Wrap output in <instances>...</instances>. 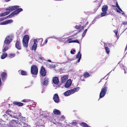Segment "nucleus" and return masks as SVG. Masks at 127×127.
Wrapping results in <instances>:
<instances>
[{
	"label": "nucleus",
	"mask_w": 127,
	"mask_h": 127,
	"mask_svg": "<svg viewBox=\"0 0 127 127\" xmlns=\"http://www.w3.org/2000/svg\"><path fill=\"white\" fill-rule=\"evenodd\" d=\"M12 40L11 37L10 36H7L4 42V45L6 46L2 50V52H3L9 49V44Z\"/></svg>",
	"instance_id": "f257e3e1"
},
{
	"label": "nucleus",
	"mask_w": 127,
	"mask_h": 127,
	"mask_svg": "<svg viewBox=\"0 0 127 127\" xmlns=\"http://www.w3.org/2000/svg\"><path fill=\"white\" fill-rule=\"evenodd\" d=\"M20 7L18 5H15L13 6H11L5 9V10H9V11L5 12L3 13L4 16L7 15L9 14L10 13L14 10Z\"/></svg>",
	"instance_id": "f03ea898"
},
{
	"label": "nucleus",
	"mask_w": 127,
	"mask_h": 127,
	"mask_svg": "<svg viewBox=\"0 0 127 127\" xmlns=\"http://www.w3.org/2000/svg\"><path fill=\"white\" fill-rule=\"evenodd\" d=\"M29 39V36L28 35L26 34L24 36L22 40V43L24 47L26 48L27 47Z\"/></svg>",
	"instance_id": "7ed1b4c3"
},
{
	"label": "nucleus",
	"mask_w": 127,
	"mask_h": 127,
	"mask_svg": "<svg viewBox=\"0 0 127 127\" xmlns=\"http://www.w3.org/2000/svg\"><path fill=\"white\" fill-rule=\"evenodd\" d=\"M106 82L104 86V87L102 88L101 90L100 93L99 98H101L103 97L106 94L108 88L106 86Z\"/></svg>",
	"instance_id": "20e7f679"
},
{
	"label": "nucleus",
	"mask_w": 127,
	"mask_h": 127,
	"mask_svg": "<svg viewBox=\"0 0 127 127\" xmlns=\"http://www.w3.org/2000/svg\"><path fill=\"white\" fill-rule=\"evenodd\" d=\"M108 8V6L106 5H104L102 6L101 8L102 12H101L100 14V16L101 17L105 16L107 15V12Z\"/></svg>",
	"instance_id": "39448f33"
},
{
	"label": "nucleus",
	"mask_w": 127,
	"mask_h": 127,
	"mask_svg": "<svg viewBox=\"0 0 127 127\" xmlns=\"http://www.w3.org/2000/svg\"><path fill=\"white\" fill-rule=\"evenodd\" d=\"M38 69L36 66L35 65H32L31 68V72L33 75H37L38 73Z\"/></svg>",
	"instance_id": "423d86ee"
},
{
	"label": "nucleus",
	"mask_w": 127,
	"mask_h": 127,
	"mask_svg": "<svg viewBox=\"0 0 127 127\" xmlns=\"http://www.w3.org/2000/svg\"><path fill=\"white\" fill-rule=\"evenodd\" d=\"M47 72L45 68L43 66L41 67L40 70V74L42 77H44L46 74Z\"/></svg>",
	"instance_id": "0eeeda50"
},
{
	"label": "nucleus",
	"mask_w": 127,
	"mask_h": 127,
	"mask_svg": "<svg viewBox=\"0 0 127 127\" xmlns=\"http://www.w3.org/2000/svg\"><path fill=\"white\" fill-rule=\"evenodd\" d=\"M16 47L18 50H21V44L20 41L18 40L16 41L15 44Z\"/></svg>",
	"instance_id": "6e6552de"
},
{
	"label": "nucleus",
	"mask_w": 127,
	"mask_h": 127,
	"mask_svg": "<svg viewBox=\"0 0 127 127\" xmlns=\"http://www.w3.org/2000/svg\"><path fill=\"white\" fill-rule=\"evenodd\" d=\"M33 42V44L32 47V50H34L35 51L36 49L37 45V44L36 43L37 42V40L35 39H34Z\"/></svg>",
	"instance_id": "1a4fd4ad"
},
{
	"label": "nucleus",
	"mask_w": 127,
	"mask_h": 127,
	"mask_svg": "<svg viewBox=\"0 0 127 127\" xmlns=\"http://www.w3.org/2000/svg\"><path fill=\"white\" fill-rule=\"evenodd\" d=\"M53 99L56 103H58L59 101V98L58 95L56 94H55L53 96Z\"/></svg>",
	"instance_id": "9d476101"
},
{
	"label": "nucleus",
	"mask_w": 127,
	"mask_h": 127,
	"mask_svg": "<svg viewBox=\"0 0 127 127\" xmlns=\"http://www.w3.org/2000/svg\"><path fill=\"white\" fill-rule=\"evenodd\" d=\"M67 75H64L61 78V82L62 83H64L67 79L68 77Z\"/></svg>",
	"instance_id": "9b49d317"
},
{
	"label": "nucleus",
	"mask_w": 127,
	"mask_h": 127,
	"mask_svg": "<svg viewBox=\"0 0 127 127\" xmlns=\"http://www.w3.org/2000/svg\"><path fill=\"white\" fill-rule=\"evenodd\" d=\"M72 83V81L70 80H68L66 82L64 87L66 88H68L70 86Z\"/></svg>",
	"instance_id": "f8f14e48"
},
{
	"label": "nucleus",
	"mask_w": 127,
	"mask_h": 127,
	"mask_svg": "<svg viewBox=\"0 0 127 127\" xmlns=\"http://www.w3.org/2000/svg\"><path fill=\"white\" fill-rule=\"evenodd\" d=\"M53 82L54 84L56 85H58L59 82V80L58 77H55L53 78Z\"/></svg>",
	"instance_id": "ddd939ff"
},
{
	"label": "nucleus",
	"mask_w": 127,
	"mask_h": 127,
	"mask_svg": "<svg viewBox=\"0 0 127 127\" xmlns=\"http://www.w3.org/2000/svg\"><path fill=\"white\" fill-rule=\"evenodd\" d=\"M1 77L2 80H5L7 77V74L6 73L3 72L1 73Z\"/></svg>",
	"instance_id": "4468645a"
},
{
	"label": "nucleus",
	"mask_w": 127,
	"mask_h": 127,
	"mask_svg": "<svg viewBox=\"0 0 127 127\" xmlns=\"http://www.w3.org/2000/svg\"><path fill=\"white\" fill-rule=\"evenodd\" d=\"M13 104L15 105H17L19 106H21L24 105L23 103H22L15 101L13 102Z\"/></svg>",
	"instance_id": "2eb2a0df"
},
{
	"label": "nucleus",
	"mask_w": 127,
	"mask_h": 127,
	"mask_svg": "<svg viewBox=\"0 0 127 127\" xmlns=\"http://www.w3.org/2000/svg\"><path fill=\"white\" fill-rule=\"evenodd\" d=\"M72 94L71 90L66 91L64 93V95L66 96H68Z\"/></svg>",
	"instance_id": "dca6fc26"
},
{
	"label": "nucleus",
	"mask_w": 127,
	"mask_h": 127,
	"mask_svg": "<svg viewBox=\"0 0 127 127\" xmlns=\"http://www.w3.org/2000/svg\"><path fill=\"white\" fill-rule=\"evenodd\" d=\"M18 72L20 74L22 75H27V72L25 71L22 70H20L18 71Z\"/></svg>",
	"instance_id": "f3484780"
},
{
	"label": "nucleus",
	"mask_w": 127,
	"mask_h": 127,
	"mask_svg": "<svg viewBox=\"0 0 127 127\" xmlns=\"http://www.w3.org/2000/svg\"><path fill=\"white\" fill-rule=\"evenodd\" d=\"M19 8V7L15 9V10L14 11L16 15L18 14L19 12L23 11V9L22 8Z\"/></svg>",
	"instance_id": "a211bd4d"
},
{
	"label": "nucleus",
	"mask_w": 127,
	"mask_h": 127,
	"mask_svg": "<svg viewBox=\"0 0 127 127\" xmlns=\"http://www.w3.org/2000/svg\"><path fill=\"white\" fill-rule=\"evenodd\" d=\"M53 112L55 115H61V113L60 112L59 110L56 109H54Z\"/></svg>",
	"instance_id": "6ab92c4d"
},
{
	"label": "nucleus",
	"mask_w": 127,
	"mask_h": 127,
	"mask_svg": "<svg viewBox=\"0 0 127 127\" xmlns=\"http://www.w3.org/2000/svg\"><path fill=\"white\" fill-rule=\"evenodd\" d=\"M80 88L79 87H77L76 88H74L73 89H71V92L72 94L76 92H77L79 90Z\"/></svg>",
	"instance_id": "aec40b11"
},
{
	"label": "nucleus",
	"mask_w": 127,
	"mask_h": 127,
	"mask_svg": "<svg viewBox=\"0 0 127 127\" xmlns=\"http://www.w3.org/2000/svg\"><path fill=\"white\" fill-rule=\"evenodd\" d=\"M48 79L46 77H45L44 80L43 84L45 85H47L48 82Z\"/></svg>",
	"instance_id": "412c9836"
},
{
	"label": "nucleus",
	"mask_w": 127,
	"mask_h": 127,
	"mask_svg": "<svg viewBox=\"0 0 127 127\" xmlns=\"http://www.w3.org/2000/svg\"><path fill=\"white\" fill-rule=\"evenodd\" d=\"M6 113L8 115H9L10 116L12 117L11 115L13 113V112L12 111L9 110V109L7 110L6 112Z\"/></svg>",
	"instance_id": "4be33fe9"
},
{
	"label": "nucleus",
	"mask_w": 127,
	"mask_h": 127,
	"mask_svg": "<svg viewBox=\"0 0 127 127\" xmlns=\"http://www.w3.org/2000/svg\"><path fill=\"white\" fill-rule=\"evenodd\" d=\"M95 6L96 7V9L97 10L98 8L100 6L101 3L99 1L96 2L95 3Z\"/></svg>",
	"instance_id": "5701e85b"
},
{
	"label": "nucleus",
	"mask_w": 127,
	"mask_h": 127,
	"mask_svg": "<svg viewBox=\"0 0 127 127\" xmlns=\"http://www.w3.org/2000/svg\"><path fill=\"white\" fill-rule=\"evenodd\" d=\"M84 78H86L89 77L90 75L87 72H84L83 75Z\"/></svg>",
	"instance_id": "b1692460"
},
{
	"label": "nucleus",
	"mask_w": 127,
	"mask_h": 127,
	"mask_svg": "<svg viewBox=\"0 0 127 127\" xmlns=\"http://www.w3.org/2000/svg\"><path fill=\"white\" fill-rule=\"evenodd\" d=\"M71 38H70L68 39V43H73V42H75L77 43H79V42L78 41V40H73L72 41H70L71 40Z\"/></svg>",
	"instance_id": "393cba45"
},
{
	"label": "nucleus",
	"mask_w": 127,
	"mask_h": 127,
	"mask_svg": "<svg viewBox=\"0 0 127 127\" xmlns=\"http://www.w3.org/2000/svg\"><path fill=\"white\" fill-rule=\"evenodd\" d=\"M16 15V14H15V13L14 12V11H13L8 16L5 17L6 18V19L8 18H10L12 17H13L14 15Z\"/></svg>",
	"instance_id": "a878e982"
},
{
	"label": "nucleus",
	"mask_w": 127,
	"mask_h": 127,
	"mask_svg": "<svg viewBox=\"0 0 127 127\" xmlns=\"http://www.w3.org/2000/svg\"><path fill=\"white\" fill-rule=\"evenodd\" d=\"M80 125L83 127H91L88 126L84 122L81 123Z\"/></svg>",
	"instance_id": "bb28decb"
},
{
	"label": "nucleus",
	"mask_w": 127,
	"mask_h": 127,
	"mask_svg": "<svg viewBox=\"0 0 127 127\" xmlns=\"http://www.w3.org/2000/svg\"><path fill=\"white\" fill-rule=\"evenodd\" d=\"M104 47L106 51V53L107 54H109L110 52V50L109 48L108 47L105 46V45H104Z\"/></svg>",
	"instance_id": "cd10ccee"
},
{
	"label": "nucleus",
	"mask_w": 127,
	"mask_h": 127,
	"mask_svg": "<svg viewBox=\"0 0 127 127\" xmlns=\"http://www.w3.org/2000/svg\"><path fill=\"white\" fill-rule=\"evenodd\" d=\"M81 27V25H76L75 26V27L76 29L78 30H79L78 32H79L81 31V30H80V28Z\"/></svg>",
	"instance_id": "c85d7f7f"
},
{
	"label": "nucleus",
	"mask_w": 127,
	"mask_h": 127,
	"mask_svg": "<svg viewBox=\"0 0 127 127\" xmlns=\"http://www.w3.org/2000/svg\"><path fill=\"white\" fill-rule=\"evenodd\" d=\"M7 55L6 53H3L1 56V58L2 59H3L5 58L7 56Z\"/></svg>",
	"instance_id": "c756f323"
},
{
	"label": "nucleus",
	"mask_w": 127,
	"mask_h": 127,
	"mask_svg": "<svg viewBox=\"0 0 127 127\" xmlns=\"http://www.w3.org/2000/svg\"><path fill=\"white\" fill-rule=\"evenodd\" d=\"M30 100L28 99H24L21 101V102H30Z\"/></svg>",
	"instance_id": "7c9ffc66"
},
{
	"label": "nucleus",
	"mask_w": 127,
	"mask_h": 127,
	"mask_svg": "<svg viewBox=\"0 0 127 127\" xmlns=\"http://www.w3.org/2000/svg\"><path fill=\"white\" fill-rule=\"evenodd\" d=\"M15 56V54H10L9 55V57L10 58L14 57Z\"/></svg>",
	"instance_id": "2f4dec72"
},
{
	"label": "nucleus",
	"mask_w": 127,
	"mask_h": 127,
	"mask_svg": "<svg viewBox=\"0 0 127 127\" xmlns=\"http://www.w3.org/2000/svg\"><path fill=\"white\" fill-rule=\"evenodd\" d=\"M114 32L115 33V34L116 36L118 38H119V35H118V30H114Z\"/></svg>",
	"instance_id": "473e14b6"
},
{
	"label": "nucleus",
	"mask_w": 127,
	"mask_h": 127,
	"mask_svg": "<svg viewBox=\"0 0 127 127\" xmlns=\"http://www.w3.org/2000/svg\"><path fill=\"white\" fill-rule=\"evenodd\" d=\"M87 31V29H86L84 30L82 34V36H85Z\"/></svg>",
	"instance_id": "72a5a7b5"
},
{
	"label": "nucleus",
	"mask_w": 127,
	"mask_h": 127,
	"mask_svg": "<svg viewBox=\"0 0 127 127\" xmlns=\"http://www.w3.org/2000/svg\"><path fill=\"white\" fill-rule=\"evenodd\" d=\"M6 21V24H7L11 23L12 22H13V21L11 19L8 20Z\"/></svg>",
	"instance_id": "f704fd0d"
},
{
	"label": "nucleus",
	"mask_w": 127,
	"mask_h": 127,
	"mask_svg": "<svg viewBox=\"0 0 127 127\" xmlns=\"http://www.w3.org/2000/svg\"><path fill=\"white\" fill-rule=\"evenodd\" d=\"M80 51H79L76 55V58H79L80 57Z\"/></svg>",
	"instance_id": "c9c22d12"
},
{
	"label": "nucleus",
	"mask_w": 127,
	"mask_h": 127,
	"mask_svg": "<svg viewBox=\"0 0 127 127\" xmlns=\"http://www.w3.org/2000/svg\"><path fill=\"white\" fill-rule=\"evenodd\" d=\"M7 24H6V21H3L2 23H0V25H5Z\"/></svg>",
	"instance_id": "e433bc0d"
},
{
	"label": "nucleus",
	"mask_w": 127,
	"mask_h": 127,
	"mask_svg": "<svg viewBox=\"0 0 127 127\" xmlns=\"http://www.w3.org/2000/svg\"><path fill=\"white\" fill-rule=\"evenodd\" d=\"M71 124L74 126H75L77 124V123L76 122H71Z\"/></svg>",
	"instance_id": "4c0bfd02"
},
{
	"label": "nucleus",
	"mask_w": 127,
	"mask_h": 127,
	"mask_svg": "<svg viewBox=\"0 0 127 127\" xmlns=\"http://www.w3.org/2000/svg\"><path fill=\"white\" fill-rule=\"evenodd\" d=\"M6 19V18L5 17L3 18H0V22Z\"/></svg>",
	"instance_id": "58836bf2"
},
{
	"label": "nucleus",
	"mask_w": 127,
	"mask_h": 127,
	"mask_svg": "<svg viewBox=\"0 0 127 127\" xmlns=\"http://www.w3.org/2000/svg\"><path fill=\"white\" fill-rule=\"evenodd\" d=\"M122 24L124 26L126 25H127V21H124L122 22Z\"/></svg>",
	"instance_id": "ea45409f"
},
{
	"label": "nucleus",
	"mask_w": 127,
	"mask_h": 127,
	"mask_svg": "<svg viewBox=\"0 0 127 127\" xmlns=\"http://www.w3.org/2000/svg\"><path fill=\"white\" fill-rule=\"evenodd\" d=\"M81 54L80 55V57L78 59V60L77 61L78 63H79V62L80 60V59H81Z\"/></svg>",
	"instance_id": "a19ab883"
},
{
	"label": "nucleus",
	"mask_w": 127,
	"mask_h": 127,
	"mask_svg": "<svg viewBox=\"0 0 127 127\" xmlns=\"http://www.w3.org/2000/svg\"><path fill=\"white\" fill-rule=\"evenodd\" d=\"M75 51V50H71L70 51V53L72 54H74V52Z\"/></svg>",
	"instance_id": "79ce46f5"
},
{
	"label": "nucleus",
	"mask_w": 127,
	"mask_h": 127,
	"mask_svg": "<svg viewBox=\"0 0 127 127\" xmlns=\"http://www.w3.org/2000/svg\"><path fill=\"white\" fill-rule=\"evenodd\" d=\"M38 41L39 40H40V42L41 43H42V42L43 41V38H40V39H38Z\"/></svg>",
	"instance_id": "37998d69"
},
{
	"label": "nucleus",
	"mask_w": 127,
	"mask_h": 127,
	"mask_svg": "<svg viewBox=\"0 0 127 127\" xmlns=\"http://www.w3.org/2000/svg\"><path fill=\"white\" fill-rule=\"evenodd\" d=\"M116 5L118 9H119V8H120L117 2H116Z\"/></svg>",
	"instance_id": "c03bdc74"
},
{
	"label": "nucleus",
	"mask_w": 127,
	"mask_h": 127,
	"mask_svg": "<svg viewBox=\"0 0 127 127\" xmlns=\"http://www.w3.org/2000/svg\"><path fill=\"white\" fill-rule=\"evenodd\" d=\"M4 15L3 13H0V17H1L2 16H4Z\"/></svg>",
	"instance_id": "a18cd8bd"
},
{
	"label": "nucleus",
	"mask_w": 127,
	"mask_h": 127,
	"mask_svg": "<svg viewBox=\"0 0 127 127\" xmlns=\"http://www.w3.org/2000/svg\"><path fill=\"white\" fill-rule=\"evenodd\" d=\"M108 46L109 47H111L112 46H113V45L112 44H108Z\"/></svg>",
	"instance_id": "49530a36"
},
{
	"label": "nucleus",
	"mask_w": 127,
	"mask_h": 127,
	"mask_svg": "<svg viewBox=\"0 0 127 127\" xmlns=\"http://www.w3.org/2000/svg\"><path fill=\"white\" fill-rule=\"evenodd\" d=\"M124 73L126 74L127 73L126 70L125 69V68L124 69Z\"/></svg>",
	"instance_id": "de8ad7c7"
},
{
	"label": "nucleus",
	"mask_w": 127,
	"mask_h": 127,
	"mask_svg": "<svg viewBox=\"0 0 127 127\" xmlns=\"http://www.w3.org/2000/svg\"><path fill=\"white\" fill-rule=\"evenodd\" d=\"M47 39H46L45 41V44H46L47 43Z\"/></svg>",
	"instance_id": "09e8293b"
},
{
	"label": "nucleus",
	"mask_w": 127,
	"mask_h": 127,
	"mask_svg": "<svg viewBox=\"0 0 127 127\" xmlns=\"http://www.w3.org/2000/svg\"><path fill=\"white\" fill-rule=\"evenodd\" d=\"M88 24V22H87L85 24V26H86Z\"/></svg>",
	"instance_id": "8fccbe9b"
},
{
	"label": "nucleus",
	"mask_w": 127,
	"mask_h": 127,
	"mask_svg": "<svg viewBox=\"0 0 127 127\" xmlns=\"http://www.w3.org/2000/svg\"><path fill=\"white\" fill-rule=\"evenodd\" d=\"M127 50V45L125 49V51H126Z\"/></svg>",
	"instance_id": "3c124183"
},
{
	"label": "nucleus",
	"mask_w": 127,
	"mask_h": 127,
	"mask_svg": "<svg viewBox=\"0 0 127 127\" xmlns=\"http://www.w3.org/2000/svg\"><path fill=\"white\" fill-rule=\"evenodd\" d=\"M123 13H122V14L123 15L125 16V13H124V12L123 11Z\"/></svg>",
	"instance_id": "603ef678"
},
{
	"label": "nucleus",
	"mask_w": 127,
	"mask_h": 127,
	"mask_svg": "<svg viewBox=\"0 0 127 127\" xmlns=\"http://www.w3.org/2000/svg\"><path fill=\"white\" fill-rule=\"evenodd\" d=\"M119 9L120 10V11H121L123 12V11L120 8H119Z\"/></svg>",
	"instance_id": "864d4df0"
},
{
	"label": "nucleus",
	"mask_w": 127,
	"mask_h": 127,
	"mask_svg": "<svg viewBox=\"0 0 127 127\" xmlns=\"http://www.w3.org/2000/svg\"><path fill=\"white\" fill-rule=\"evenodd\" d=\"M61 117V118H62V119H63V118L64 119V116H62Z\"/></svg>",
	"instance_id": "5fc2aeb1"
},
{
	"label": "nucleus",
	"mask_w": 127,
	"mask_h": 127,
	"mask_svg": "<svg viewBox=\"0 0 127 127\" xmlns=\"http://www.w3.org/2000/svg\"><path fill=\"white\" fill-rule=\"evenodd\" d=\"M10 0H5V1L6 2H8Z\"/></svg>",
	"instance_id": "6e6d98bb"
},
{
	"label": "nucleus",
	"mask_w": 127,
	"mask_h": 127,
	"mask_svg": "<svg viewBox=\"0 0 127 127\" xmlns=\"http://www.w3.org/2000/svg\"><path fill=\"white\" fill-rule=\"evenodd\" d=\"M82 76H81V77H80V79H81V80H82V81H83V80H84V79H82Z\"/></svg>",
	"instance_id": "4d7b16f0"
},
{
	"label": "nucleus",
	"mask_w": 127,
	"mask_h": 127,
	"mask_svg": "<svg viewBox=\"0 0 127 127\" xmlns=\"http://www.w3.org/2000/svg\"><path fill=\"white\" fill-rule=\"evenodd\" d=\"M117 11L118 12H119L120 13H121L118 10H117Z\"/></svg>",
	"instance_id": "13d9d810"
},
{
	"label": "nucleus",
	"mask_w": 127,
	"mask_h": 127,
	"mask_svg": "<svg viewBox=\"0 0 127 127\" xmlns=\"http://www.w3.org/2000/svg\"><path fill=\"white\" fill-rule=\"evenodd\" d=\"M48 61H49L50 62H51V61L50 60H48Z\"/></svg>",
	"instance_id": "bf43d9fd"
},
{
	"label": "nucleus",
	"mask_w": 127,
	"mask_h": 127,
	"mask_svg": "<svg viewBox=\"0 0 127 127\" xmlns=\"http://www.w3.org/2000/svg\"><path fill=\"white\" fill-rule=\"evenodd\" d=\"M112 6H113L114 7H115L116 6L115 5H112Z\"/></svg>",
	"instance_id": "052dcab7"
},
{
	"label": "nucleus",
	"mask_w": 127,
	"mask_h": 127,
	"mask_svg": "<svg viewBox=\"0 0 127 127\" xmlns=\"http://www.w3.org/2000/svg\"><path fill=\"white\" fill-rule=\"evenodd\" d=\"M74 35H73L72 36H73Z\"/></svg>",
	"instance_id": "680f3d73"
},
{
	"label": "nucleus",
	"mask_w": 127,
	"mask_h": 127,
	"mask_svg": "<svg viewBox=\"0 0 127 127\" xmlns=\"http://www.w3.org/2000/svg\"><path fill=\"white\" fill-rule=\"evenodd\" d=\"M83 27L82 28H83Z\"/></svg>",
	"instance_id": "e2e57ef3"
},
{
	"label": "nucleus",
	"mask_w": 127,
	"mask_h": 127,
	"mask_svg": "<svg viewBox=\"0 0 127 127\" xmlns=\"http://www.w3.org/2000/svg\"><path fill=\"white\" fill-rule=\"evenodd\" d=\"M83 27L82 28H83Z\"/></svg>",
	"instance_id": "0e129e2a"
}]
</instances>
